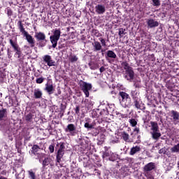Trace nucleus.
I'll return each instance as SVG.
<instances>
[{"mask_svg":"<svg viewBox=\"0 0 179 179\" xmlns=\"http://www.w3.org/2000/svg\"><path fill=\"white\" fill-rule=\"evenodd\" d=\"M17 26L20 33H22L23 36L25 37L27 43L30 45V47L33 48L36 45V41L34 40V38H33V36H31V35H30V34H29V32H27L24 29L23 22H22V20L18 21L17 22Z\"/></svg>","mask_w":179,"mask_h":179,"instance_id":"nucleus-1","label":"nucleus"},{"mask_svg":"<svg viewBox=\"0 0 179 179\" xmlns=\"http://www.w3.org/2000/svg\"><path fill=\"white\" fill-rule=\"evenodd\" d=\"M130 95L133 100V104L135 108L137 110H145L146 107H145V104L141 101V98L139 97V93L136 90H131L130 92Z\"/></svg>","mask_w":179,"mask_h":179,"instance_id":"nucleus-2","label":"nucleus"},{"mask_svg":"<svg viewBox=\"0 0 179 179\" xmlns=\"http://www.w3.org/2000/svg\"><path fill=\"white\" fill-rule=\"evenodd\" d=\"M119 101L124 108H129L132 106V99H131V96L124 91H120L119 94Z\"/></svg>","mask_w":179,"mask_h":179,"instance_id":"nucleus-3","label":"nucleus"},{"mask_svg":"<svg viewBox=\"0 0 179 179\" xmlns=\"http://www.w3.org/2000/svg\"><path fill=\"white\" fill-rule=\"evenodd\" d=\"M9 43L15 52L14 57L15 58H17L19 61L23 62V59H24V55H23V52H22V48H20V46H19L17 41H13V39H10Z\"/></svg>","mask_w":179,"mask_h":179,"instance_id":"nucleus-4","label":"nucleus"},{"mask_svg":"<svg viewBox=\"0 0 179 179\" xmlns=\"http://www.w3.org/2000/svg\"><path fill=\"white\" fill-rule=\"evenodd\" d=\"M143 174L147 179H155L153 171L156 170V164L155 162H149L143 167Z\"/></svg>","mask_w":179,"mask_h":179,"instance_id":"nucleus-5","label":"nucleus"},{"mask_svg":"<svg viewBox=\"0 0 179 179\" xmlns=\"http://www.w3.org/2000/svg\"><path fill=\"white\" fill-rule=\"evenodd\" d=\"M34 38L36 40V45L38 48H43L47 45L48 40H47V36L44 32H35Z\"/></svg>","mask_w":179,"mask_h":179,"instance_id":"nucleus-6","label":"nucleus"},{"mask_svg":"<svg viewBox=\"0 0 179 179\" xmlns=\"http://www.w3.org/2000/svg\"><path fill=\"white\" fill-rule=\"evenodd\" d=\"M56 149H57V153L56 155V163H61L64 155H65V143L60 142L57 143Z\"/></svg>","mask_w":179,"mask_h":179,"instance_id":"nucleus-7","label":"nucleus"},{"mask_svg":"<svg viewBox=\"0 0 179 179\" xmlns=\"http://www.w3.org/2000/svg\"><path fill=\"white\" fill-rule=\"evenodd\" d=\"M80 87L81 88V90L83 92L84 94H85V97H89L90 95L89 92H90V90H92V87H93L92 84L81 80L80 83Z\"/></svg>","mask_w":179,"mask_h":179,"instance_id":"nucleus-8","label":"nucleus"},{"mask_svg":"<svg viewBox=\"0 0 179 179\" xmlns=\"http://www.w3.org/2000/svg\"><path fill=\"white\" fill-rule=\"evenodd\" d=\"M124 78L126 80L129 82H132L135 78V71H134V69H131L130 70H127L124 71Z\"/></svg>","mask_w":179,"mask_h":179,"instance_id":"nucleus-9","label":"nucleus"},{"mask_svg":"<svg viewBox=\"0 0 179 179\" xmlns=\"http://www.w3.org/2000/svg\"><path fill=\"white\" fill-rule=\"evenodd\" d=\"M43 61L47 64L48 66H56L57 62L52 59L50 55H46L43 57Z\"/></svg>","mask_w":179,"mask_h":179,"instance_id":"nucleus-10","label":"nucleus"},{"mask_svg":"<svg viewBox=\"0 0 179 179\" xmlns=\"http://www.w3.org/2000/svg\"><path fill=\"white\" fill-rule=\"evenodd\" d=\"M92 45L94 52H99L100 51H101V52H104V50H103V46L101 45V43L100 42L97 41H94Z\"/></svg>","mask_w":179,"mask_h":179,"instance_id":"nucleus-11","label":"nucleus"},{"mask_svg":"<svg viewBox=\"0 0 179 179\" xmlns=\"http://www.w3.org/2000/svg\"><path fill=\"white\" fill-rule=\"evenodd\" d=\"M65 132H69L71 136L76 135V127L73 124H69L65 129Z\"/></svg>","mask_w":179,"mask_h":179,"instance_id":"nucleus-12","label":"nucleus"},{"mask_svg":"<svg viewBox=\"0 0 179 179\" xmlns=\"http://www.w3.org/2000/svg\"><path fill=\"white\" fill-rule=\"evenodd\" d=\"M171 117L174 125H177L179 122V113L174 110H171Z\"/></svg>","mask_w":179,"mask_h":179,"instance_id":"nucleus-13","label":"nucleus"},{"mask_svg":"<svg viewBox=\"0 0 179 179\" xmlns=\"http://www.w3.org/2000/svg\"><path fill=\"white\" fill-rule=\"evenodd\" d=\"M39 150H40V146L37 145H34L31 150V156H33L34 155V156H36L37 157L36 159H40V157H41V154L38 152Z\"/></svg>","mask_w":179,"mask_h":179,"instance_id":"nucleus-14","label":"nucleus"},{"mask_svg":"<svg viewBox=\"0 0 179 179\" xmlns=\"http://www.w3.org/2000/svg\"><path fill=\"white\" fill-rule=\"evenodd\" d=\"M95 12L98 13V15H103L106 13V6L101 4H98L95 6Z\"/></svg>","mask_w":179,"mask_h":179,"instance_id":"nucleus-15","label":"nucleus"},{"mask_svg":"<svg viewBox=\"0 0 179 179\" xmlns=\"http://www.w3.org/2000/svg\"><path fill=\"white\" fill-rule=\"evenodd\" d=\"M8 118V109L2 108L0 110V121H4Z\"/></svg>","mask_w":179,"mask_h":179,"instance_id":"nucleus-16","label":"nucleus"},{"mask_svg":"<svg viewBox=\"0 0 179 179\" xmlns=\"http://www.w3.org/2000/svg\"><path fill=\"white\" fill-rule=\"evenodd\" d=\"M147 24L150 29H153L159 26V22L155 21L153 19H150L147 21Z\"/></svg>","mask_w":179,"mask_h":179,"instance_id":"nucleus-17","label":"nucleus"},{"mask_svg":"<svg viewBox=\"0 0 179 179\" xmlns=\"http://www.w3.org/2000/svg\"><path fill=\"white\" fill-rule=\"evenodd\" d=\"M97 113L99 114V117H102L103 118H106L107 115H108L110 113H108V108H105L100 110V109H97Z\"/></svg>","mask_w":179,"mask_h":179,"instance_id":"nucleus-18","label":"nucleus"},{"mask_svg":"<svg viewBox=\"0 0 179 179\" xmlns=\"http://www.w3.org/2000/svg\"><path fill=\"white\" fill-rule=\"evenodd\" d=\"M105 57L107 61H108V58H112L113 59H115L117 58V54H115V52H114V51L113 50H108L106 52V55Z\"/></svg>","mask_w":179,"mask_h":179,"instance_id":"nucleus-19","label":"nucleus"},{"mask_svg":"<svg viewBox=\"0 0 179 179\" xmlns=\"http://www.w3.org/2000/svg\"><path fill=\"white\" fill-rule=\"evenodd\" d=\"M141 146L136 145L135 147H132L130 150L129 155L130 156H134V155H136V153H139L141 152Z\"/></svg>","mask_w":179,"mask_h":179,"instance_id":"nucleus-20","label":"nucleus"},{"mask_svg":"<svg viewBox=\"0 0 179 179\" xmlns=\"http://www.w3.org/2000/svg\"><path fill=\"white\" fill-rule=\"evenodd\" d=\"M150 134L152 135V139L154 141H158L160 139V136H162V133H160V130L157 131H150Z\"/></svg>","mask_w":179,"mask_h":179,"instance_id":"nucleus-21","label":"nucleus"},{"mask_svg":"<svg viewBox=\"0 0 179 179\" xmlns=\"http://www.w3.org/2000/svg\"><path fill=\"white\" fill-rule=\"evenodd\" d=\"M50 43H52V48H57V45L58 44V41L59 40L58 38H55V36H50Z\"/></svg>","mask_w":179,"mask_h":179,"instance_id":"nucleus-22","label":"nucleus"},{"mask_svg":"<svg viewBox=\"0 0 179 179\" xmlns=\"http://www.w3.org/2000/svg\"><path fill=\"white\" fill-rule=\"evenodd\" d=\"M34 96L35 99H42L43 92L40 89H35L34 91Z\"/></svg>","mask_w":179,"mask_h":179,"instance_id":"nucleus-23","label":"nucleus"},{"mask_svg":"<svg viewBox=\"0 0 179 179\" xmlns=\"http://www.w3.org/2000/svg\"><path fill=\"white\" fill-rule=\"evenodd\" d=\"M34 117V113L33 112H29L25 115V121L29 124L33 121Z\"/></svg>","mask_w":179,"mask_h":179,"instance_id":"nucleus-24","label":"nucleus"},{"mask_svg":"<svg viewBox=\"0 0 179 179\" xmlns=\"http://www.w3.org/2000/svg\"><path fill=\"white\" fill-rule=\"evenodd\" d=\"M151 129L150 130L152 132H157V131H160L159 129V124L157 122H150Z\"/></svg>","mask_w":179,"mask_h":179,"instance_id":"nucleus-25","label":"nucleus"},{"mask_svg":"<svg viewBox=\"0 0 179 179\" xmlns=\"http://www.w3.org/2000/svg\"><path fill=\"white\" fill-rule=\"evenodd\" d=\"M45 90L47 91L49 94H52V93H54V86L52 85L46 83Z\"/></svg>","mask_w":179,"mask_h":179,"instance_id":"nucleus-26","label":"nucleus"},{"mask_svg":"<svg viewBox=\"0 0 179 179\" xmlns=\"http://www.w3.org/2000/svg\"><path fill=\"white\" fill-rule=\"evenodd\" d=\"M88 65L90 69H92V71H96V69H99V68H100V66L99 65V64L94 63V62H90Z\"/></svg>","mask_w":179,"mask_h":179,"instance_id":"nucleus-27","label":"nucleus"},{"mask_svg":"<svg viewBox=\"0 0 179 179\" xmlns=\"http://www.w3.org/2000/svg\"><path fill=\"white\" fill-rule=\"evenodd\" d=\"M121 65L124 69V71H129L131 69H133L132 67L129 66V64L127 61L122 62L121 63Z\"/></svg>","mask_w":179,"mask_h":179,"instance_id":"nucleus-28","label":"nucleus"},{"mask_svg":"<svg viewBox=\"0 0 179 179\" xmlns=\"http://www.w3.org/2000/svg\"><path fill=\"white\" fill-rule=\"evenodd\" d=\"M84 127L87 129H94V127H96V123L92 122V124H90L89 122H85Z\"/></svg>","mask_w":179,"mask_h":179,"instance_id":"nucleus-29","label":"nucleus"},{"mask_svg":"<svg viewBox=\"0 0 179 179\" xmlns=\"http://www.w3.org/2000/svg\"><path fill=\"white\" fill-rule=\"evenodd\" d=\"M51 163V158L46 157L43 159L42 166L43 168L47 167Z\"/></svg>","mask_w":179,"mask_h":179,"instance_id":"nucleus-30","label":"nucleus"},{"mask_svg":"<svg viewBox=\"0 0 179 179\" xmlns=\"http://www.w3.org/2000/svg\"><path fill=\"white\" fill-rule=\"evenodd\" d=\"M52 36L55 37L56 38H59H59L61 37V29H55Z\"/></svg>","mask_w":179,"mask_h":179,"instance_id":"nucleus-31","label":"nucleus"},{"mask_svg":"<svg viewBox=\"0 0 179 179\" xmlns=\"http://www.w3.org/2000/svg\"><path fill=\"white\" fill-rule=\"evenodd\" d=\"M172 153H179V143L171 148Z\"/></svg>","mask_w":179,"mask_h":179,"instance_id":"nucleus-32","label":"nucleus"},{"mask_svg":"<svg viewBox=\"0 0 179 179\" xmlns=\"http://www.w3.org/2000/svg\"><path fill=\"white\" fill-rule=\"evenodd\" d=\"M79 59L78 57H77L76 55H71L69 58V60L71 64H73V62H78V60Z\"/></svg>","mask_w":179,"mask_h":179,"instance_id":"nucleus-33","label":"nucleus"},{"mask_svg":"<svg viewBox=\"0 0 179 179\" xmlns=\"http://www.w3.org/2000/svg\"><path fill=\"white\" fill-rule=\"evenodd\" d=\"M151 1H152L151 5H152V6L159 8V6H160V5H162L160 0H151Z\"/></svg>","mask_w":179,"mask_h":179,"instance_id":"nucleus-34","label":"nucleus"},{"mask_svg":"<svg viewBox=\"0 0 179 179\" xmlns=\"http://www.w3.org/2000/svg\"><path fill=\"white\" fill-rule=\"evenodd\" d=\"M129 122L131 125V127H135L136 125H138V121H136V119L131 118L129 120Z\"/></svg>","mask_w":179,"mask_h":179,"instance_id":"nucleus-35","label":"nucleus"},{"mask_svg":"<svg viewBox=\"0 0 179 179\" xmlns=\"http://www.w3.org/2000/svg\"><path fill=\"white\" fill-rule=\"evenodd\" d=\"M122 136L123 141H124L125 142H127L129 139V134H128L125 131H123L122 133Z\"/></svg>","mask_w":179,"mask_h":179,"instance_id":"nucleus-36","label":"nucleus"},{"mask_svg":"<svg viewBox=\"0 0 179 179\" xmlns=\"http://www.w3.org/2000/svg\"><path fill=\"white\" fill-rule=\"evenodd\" d=\"M92 33L95 37H101V34L97 29H93Z\"/></svg>","mask_w":179,"mask_h":179,"instance_id":"nucleus-37","label":"nucleus"},{"mask_svg":"<svg viewBox=\"0 0 179 179\" xmlns=\"http://www.w3.org/2000/svg\"><path fill=\"white\" fill-rule=\"evenodd\" d=\"M29 178L36 179V173L33 172V171H29Z\"/></svg>","mask_w":179,"mask_h":179,"instance_id":"nucleus-38","label":"nucleus"},{"mask_svg":"<svg viewBox=\"0 0 179 179\" xmlns=\"http://www.w3.org/2000/svg\"><path fill=\"white\" fill-rule=\"evenodd\" d=\"M159 155H167V148H166V147H164L163 148L159 150Z\"/></svg>","mask_w":179,"mask_h":179,"instance_id":"nucleus-39","label":"nucleus"},{"mask_svg":"<svg viewBox=\"0 0 179 179\" xmlns=\"http://www.w3.org/2000/svg\"><path fill=\"white\" fill-rule=\"evenodd\" d=\"M102 157L103 159H106V157H110V151H103Z\"/></svg>","mask_w":179,"mask_h":179,"instance_id":"nucleus-40","label":"nucleus"},{"mask_svg":"<svg viewBox=\"0 0 179 179\" xmlns=\"http://www.w3.org/2000/svg\"><path fill=\"white\" fill-rule=\"evenodd\" d=\"M74 111L77 115H80V106H77L74 109Z\"/></svg>","mask_w":179,"mask_h":179,"instance_id":"nucleus-41","label":"nucleus"},{"mask_svg":"<svg viewBox=\"0 0 179 179\" xmlns=\"http://www.w3.org/2000/svg\"><path fill=\"white\" fill-rule=\"evenodd\" d=\"M43 82H44V78H43V77L37 78L36 80V83H38V85L43 83Z\"/></svg>","mask_w":179,"mask_h":179,"instance_id":"nucleus-42","label":"nucleus"},{"mask_svg":"<svg viewBox=\"0 0 179 179\" xmlns=\"http://www.w3.org/2000/svg\"><path fill=\"white\" fill-rule=\"evenodd\" d=\"M171 95L173 96V97H179V90L172 92Z\"/></svg>","mask_w":179,"mask_h":179,"instance_id":"nucleus-43","label":"nucleus"},{"mask_svg":"<svg viewBox=\"0 0 179 179\" xmlns=\"http://www.w3.org/2000/svg\"><path fill=\"white\" fill-rule=\"evenodd\" d=\"M124 32H125V29H124L123 28H120L119 33H118V35L120 36V37H122V34H124Z\"/></svg>","mask_w":179,"mask_h":179,"instance_id":"nucleus-44","label":"nucleus"},{"mask_svg":"<svg viewBox=\"0 0 179 179\" xmlns=\"http://www.w3.org/2000/svg\"><path fill=\"white\" fill-rule=\"evenodd\" d=\"M99 41L101 42V45H102V47H106V40L103 38H100Z\"/></svg>","mask_w":179,"mask_h":179,"instance_id":"nucleus-45","label":"nucleus"},{"mask_svg":"<svg viewBox=\"0 0 179 179\" xmlns=\"http://www.w3.org/2000/svg\"><path fill=\"white\" fill-rule=\"evenodd\" d=\"M50 153H54V150H55V146L54 145H50L48 148Z\"/></svg>","mask_w":179,"mask_h":179,"instance_id":"nucleus-46","label":"nucleus"},{"mask_svg":"<svg viewBox=\"0 0 179 179\" xmlns=\"http://www.w3.org/2000/svg\"><path fill=\"white\" fill-rule=\"evenodd\" d=\"M92 114L94 115V117H95L96 118H99V117H100V115H99L97 110L92 111Z\"/></svg>","mask_w":179,"mask_h":179,"instance_id":"nucleus-47","label":"nucleus"},{"mask_svg":"<svg viewBox=\"0 0 179 179\" xmlns=\"http://www.w3.org/2000/svg\"><path fill=\"white\" fill-rule=\"evenodd\" d=\"M7 15L8 16H12L13 15V12L10 8H7Z\"/></svg>","mask_w":179,"mask_h":179,"instance_id":"nucleus-48","label":"nucleus"},{"mask_svg":"<svg viewBox=\"0 0 179 179\" xmlns=\"http://www.w3.org/2000/svg\"><path fill=\"white\" fill-rule=\"evenodd\" d=\"M7 55L8 58H12V52L9 49H7Z\"/></svg>","mask_w":179,"mask_h":179,"instance_id":"nucleus-49","label":"nucleus"},{"mask_svg":"<svg viewBox=\"0 0 179 179\" xmlns=\"http://www.w3.org/2000/svg\"><path fill=\"white\" fill-rule=\"evenodd\" d=\"M99 71H100V73H103V72H104V71H106V68H104V66H101V67L99 69Z\"/></svg>","mask_w":179,"mask_h":179,"instance_id":"nucleus-50","label":"nucleus"},{"mask_svg":"<svg viewBox=\"0 0 179 179\" xmlns=\"http://www.w3.org/2000/svg\"><path fill=\"white\" fill-rule=\"evenodd\" d=\"M66 108V106H64V104H61V110H65Z\"/></svg>","mask_w":179,"mask_h":179,"instance_id":"nucleus-51","label":"nucleus"},{"mask_svg":"<svg viewBox=\"0 0 179 179\" xmlns=\"http://www.w3.org/2000/svg\"><path fill=\"white\" fill-rule=\"evenodd\" d=\"M110 149V147H107V146H105L104 147V150L105 152H109L108 150Z\"/></svg>","mask_w":179,"mask_h":179,"instance_id":"nucleus-52","label":"nucleus"},{"mask_svg":"<svg viewBox=\"0 0 179 179\" xmlns=\"http://www.w3.org/2000/svg\"><path fill=\"white\" fill-rule=\"evenodd\" d=\"M134 132H137V134H139V128H135V129H134Z\"/></svg>","mask_w":179,"mask_h":179,"instance_id":"nucleus-53","label":"nucleus"},{"mask_svg":"<svg viewBox=\"0 0 179 179\" xmlns=\"http://www.w3.org/2000/svg\"><path fill=\"white\" fill-rule=\"evenodd\" d=\"M1 175L2 176H6V171L3 170L1 171Z\"/></svg>","mask_w":179,"mask_h":179,"instance_id":"nucleus-54","label":"nucleus"},{"mask_svg":"<svg viewBox=\"0 0 179 179\" xmlns=\"http://www.w3.org/2000/svg\"><path fill=\"white\" fill-rule=\"evenodd\" d=\"M111 94H114L115 96V94H117V93L115 92V91H112L110 92Z\"/></svg>","mask_w":179,"mask_h":179,"instance_id":"nucleus-55","label":"nucleus"},{"mask_svg":"<svg viewBox=\"0 0 179 179\" xmlns=\"http://www.w3.org/2000/svg\"><path fill=\"white\" fill-rule=\"evenodd\" d=\"M94 104V102H93V101H90V106H93Z\"/></svg>","mask_w":179,"mask_h":179,"instance_id":"nucleus-56","label":"nucleus"},{"mask_svg":"<svg viewBox=\"0 0 179 179\" xmlns=\"http://www.w3.org/2000/svg\"><path fill=\"white\" fill-rule=\"evenodd\" d=\"M109 160H110V162H114V159H113V157H109Z\"/></svg>","mask_w":179,"mask_h":179,"instance_id":"nucleus-57","label":"nucleus"},{"mask_svg":"<svg viewBox=\"0 0 179 179\" xmlns=\"http://www.w3.org/2000/svg\"><path fill=\"white\" fill-rule=\"evenodd\" d=\"M24 48H29V46H27V45H24Z\"/></svg>","mask_w":179,"mask_h":179,"instance_id":"nucleus-58","label":"nucleus"},{"mask_svg":"<svg viewBox=\"0 0 179 179\" xmlns=\"http://www.w3.org/2000/svg\"><path fill=\"white\" fill-rule=\"evenodd\" d=\"M2 55V52L0 51V57Z\"/></svg>","mask_w":179,"mask_h":179,"instance_id":"nucleus-59","label":"nucleus"},{"mask_svg":"<svg viewBox=\"0 0 179 179\" xmlns=\"http://www.w3.org/2000/svg\"><path fill=\"white\" fill-rule=\"evenodd\" d=\"M17 179H19V175H17Z\"/></svg>","mask_w":179,"mask_h":179,"instance_id":"nucleus-60","label":"nucleus"},{"mask_svg":"<svg viewBox=\"0 0 179 179\" xmlns=\"http://www.w3.org/2000/svg\"><path fill=\"white\" fill-rule=\"evenodd\" d=\"M86 101H87V99H85V103H86Z\"/></svg>","mask_w":179,"mask_h":179,"instance_id":"nucleus-61","label":"nucleus"},{"mask_svg":"<svg viewBox=\"0 0 179 179\" xmlns=\"http://www.w3.org/2000/svg\"><path fill=\"white\" fill-rule=\"evenodd\" d=\"M1 51H3V48H1Z\"/></svg>","mask_w":179,"mask_h":179,"instance_id":"nucleus-62","label":"nucleus"},{"mask_svg":"<svg viewBox=\"0 0 179 179\" xmlns=\"http://www.w3.org/2000/svg\"><path fill=\"white\" fill-rule=\"evenodd\" d=\"M10 141H13V138H10Z\"/></svg>","mask_w":179,"mask_h":179,"instance_id":"nucleus-63","label":"nucleus"}]
</instances>
